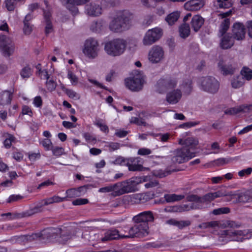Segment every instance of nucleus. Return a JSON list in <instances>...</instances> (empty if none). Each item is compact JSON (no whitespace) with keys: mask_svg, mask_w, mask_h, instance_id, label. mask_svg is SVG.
I'll list each match as a JSON object with an SVG mask.
<instances>
[{"mask_svg":"<svg viewBox=\"0 0 252 252\" xmlns=\"http://www.w3.org/2000/svg\"><path fill=\"white\" fill-rule=\"evenodd\" d=\"M224 196H230L235 200L236 203H245L252 201V189L244 192H227L224 189L215 192L205 194L202 196L196 194H190L187 196L188 201L192 202L190 207L192 209H202L205 204H208L215 198Z\"/></svg>","mask_w":252,"mask_h":252,"instance_id":"f257e3e1","label":"nucleus"},{"mask_svg":"<svg viewBox=\"0 0 252 252\" xmlns=\"http://www.w3.org/2000/svg\"><path fill=\"white\" fill-rule=\"evenodd\" d=\"M132 18V15L128 10L119 11L110 23L109 28L116 32L125 31L128 29Z\"/></svg>","mask_w":252,"mask_h":252,"instance_id":"f03ea898","label":"nucleus"},{"mask_svg":"<svg viewBox=\"0 0 252 252\" xmlns=\"http://www.w3.org/2000/svg\"><path fill=\"white\" fill-rule=\"evenodd\" d=\"M126 47V42L122 38H116L106 42L104 45V50L109 56H119L123 54Z\"/></svg>","mask_w":252,"mask_h":252,"instance_id":"7ed1b4c3","label":"nucleus"},{"mask_svg":"<svg viewBox=\"0 0 252 252\" xmlns=\"http://www.w3.org/2000/svg\"><path fill=\"white\" fill-rule=\"evenodd\" d=\"M145 181V179L142 178L136 177L116 183L119 184L117 188H120L119 190V194L137 191L138 190L137 185Z\"/></svg>","mask_w":252,"mask_h":252,"instance_id":"20e7f679","label":"nucleus"},{"mask_svg":"<svg viewBox=\"0 0 252 252\" xmlns=\"http://www.w3.org/2000/svg\"><path fill=\"white\" fill-rule=\"evenodd\" d=\"M201 89L205 92L216 94L220 88L219 81L214 77L206 76L199 79Z\"/></svg>","mask_w":252,"mask_h":252,"instance_id":"39448f33","label":"nucleus"},{"mask_svg":"<svg viewBox=\"0 0 252 252\" xmlns=\"http://www.w3.org/2000/svg\"><path fill=\"white\" fill-rule=\"evenodd\" d=\"M178 84V80L172 76H167L158 80L157 83V92L163 94L166 91L175 88Z\"/></svg>","mask_w":252,"mask_h":252,"instance_id":"423d86ee","label":"nucleus"},{"mask_svg":"<svg viewBox=\"0 0 252 252\" xmlns=\"http://www.w3.org/2000/svg\"><path fill=\"white\" fill-rule=\"evenodd\" d=\"M174 156L172 158V161L174 163H182L188 161L195 156V153L190 151L189 149L186 147L179 148L174 151Z\"/></svg>","mask_w":252,"mask_h":252,"instance_id":"0eeeda50","label":"nucleus"},{"mask_svg":"<svg viewBox=\"0 0 252 252\" xmlns=\"http://www.w3.org/2000/svg\"><path fill=\"white\" fill-rule=\"evenodd\" d=\"M148 230V224L137 223L129 229L127 235H122V238H142L147 236L149 234Z\"/></svg>","mask_w":252,"mask_h":252,"instance_id":"6e6552de","label":"nucleus"},{"mask_svg":"<svg viewBox=\"0 0 252 252\" xmlns=\"http://www.w3.org/2000/svg\"><path fill=\"white\" fill-rule=\"evenodd\" d=\"M163 34L160 28L156 27L149 30L145 33L142 42L144 45L150 46L158 40Z\"/></svg>","mask_w":252,"mask_h":252,"instance_id":"1a4fd4ad","label":"nucleus"},{"mask_svg":"<svg viewBox=\"0 0 252 252\" xmlns=\"http://www.w3.org/2000/svg\"><path fill=\"white\" fill-rule=\"evenodd\" d=\"M144 82V78L140 73L135 74L133 77L127 78L125 80L126 87L133 92L141 90Z\"/></svg>","mask_w":252,"mask_h":252,"instance_id":"9d476101","label":"nucleus"},{"mask_svg":"<svg viewBox=\"0 0 252 252\" xmlns=\"http://www.w3.org/2000/svg\"><path fill=\"white\" fill-rule=\"evenodd\" d=\"M98 43L96 40L91 38L86 40L83 53L87 57L95 58L98 56Z\"/></svg>","mask_w":252,"mask_h":252,"instance_id":"9b49d317","label":"nucleus"},{"mask_svg":"<svg viewBox=\"0 0 252 252\" xmlns=\"http://www.w3.org/2000/svg\"><path fill=\"white\" fill-rule=\"evenodd\" d=\"M14 50L12 39L5 35H0V51L3 56L9 57L13 53Z\"/></svg>","mask_w":252,"mask_h":252,"instance_id":"f8f14e48","label":"nucleus"},{"mask_svg":"<svg viewBox=\"0 0 252 252\" xmlns=\"http://www.w3.org/2000/svg\"><path fill=\"white\" fill-rule=\"evenodd\" d=\"M218 66L221 73L224 75H232L234 74L236 69L234 64L228 62L225 60H220Z\"/></svg>","mask_w":252,"mask_h":252,"instance_id":"ddd939ff","label":"nucleus"},{"mask_svg":"<svg viewBox=\"0 0 252 252\" xmlns=\"http://www.w3.org/2000/svg\"><path fill=\"white\" fill-rule=\"evenodd\" d=\"M60 228H48L40 232L41 240H47L53 241L58 239L59 233L61 232Z\"/></svg>","mask_w":252,"mask_h":252,"instance_id":"4468645a","label":"nucleus"},{"mask_svg":"<svg viewBox=\"0 0 252 252\" xmlns=\"http://www.w3.org/2000/svg\"><path fill=\"white\" fill-rule=\"evenodd\" d=\"M232 14V10H229V11L225 12L220 13L218 16L221 19H224L221 22L220 29L219 33L220 36L223 35L224 33L228 31L230 26V19L227 17L231 15Z\"/></svg>","mask_w":252,"mask_h":252,"instance_id":"2eb2a0df","label":"nucleus"},{"mask_svg":"<svg viewBox=\"0 0 252 252\" xmlns=\"http://www.w3.org/2000/svg\"><path fill=\"white\" fill-rule=\"evenodd\" d=\"M132 220L137 223H147L149 222H153L154 217L152 212L150 211H144L134 216Z\"/></svg>","mask_w":252,"mask_h":252,"instance_id":"dca6fc26","label":"nucleus"},{"mask_svg":"<svg viewBox=\"0 0 252 252\" xmlns=\"http://www.w3.org/2000/svg\"><path fill=\"white\" fill-rule=\"evenodd\" d=\"M164 52L159 46H154L149 53V60L153 63H157L163 58Z\"/></svg>","mask_w":252,"mask_h":252,"instance_id":"f3484780","label":"nucleus"},{"mask_svg":"<svg viewBox=\"0 0 252 252\" xmlns=\"http://www.w3.org/2000/svg\"><path fill=\"white\" fill-rule=\"evenodd\" d=\"M245 28L244 25L239 22L233 24L232 29V36L234 39L242 40L245 35Z\"/></svg>","mask_w":252,"mask_h":252,"instance_id":"a211bd4d","label":"nucleus"},{"mask_svg":"<svg viewBox=\"0 0 252 252\" xmlns=\"http://www.w3.org/2000/svg\"><path fill=\"white\" fill-rule=\"evenodd\" d=\"M44 211V208L42 207V205L41 204L40 202L37 203L35 206L23 213L22 214H19L17 215H15L14 217L11 218L12 219L16 218H23L30 217L35 214L39 213Z\"/></svg>","mask_w":252,"mask_h":252,"instance_id":"6ab92c4d","label":"nucleus"},{"mask_svg":"<svg viewBox=\"0 0 252 252\" xmlns=\"http://www.w3.org/2000/svg\"><path fill=\"white\" fill-rule=\"evenodd\" d=\"M85 13L90 16H98L102 13L101 6L95 3H90L85 7Z\"/></svg>","mask_w":252,"mask_h":252,"instance_id":"aec40b11","label":"nucleus"},{"mask_svg":"<svg viewBox=\"0 0 252 252\" xmlns=\"http://www.w3.org/2000/svg\"><path fill=\"white\" fill-rule=\"evenodd\" d=\"M182 95V94L180 89L174 90L167 94L166 100L169 104H175L179 101Z\"/></svg>","mask_w":252,"mask_h":252,"instance_id":"412c9836","label":"nucleus"},{"mask_svg":"<svg viewBox=\"0 0 252 252\" xmlns=\"http://www.w3.org/2000/svg\"><path fill=\"white\" fill-rule=\"evenodd\" d=\"M204 4L203 0H191L186 2L184 6L188 10L196 11L202 8Z\"/></svg>","mask_w":252,"mask_h":252,"instance_id":"4be33fe9","label":"nucleus"},{"mask_svg":"<svg viewBox=\"0 0 252 252\" xmlns=\"http://www.w3.org/2000/svg\"><path fill=\"white\" fill-rule=\"evenodd\" d=\"M224 232L232 241L242 242L244 239L243 232L241 230L229 229L224 231Z\"/></svg>","mask_w":252,"mask_h":252,"instance_id":"5701e85b","label":"nucleus"},{"mask_svg":"<svg viewBox=\"0 0 252 252\" xmlns=\"http://www.w3.org/2000/svg\"><path fill=\"white\" fill-rule=\"evenodd\" d=\"M179 144L183 145V147L189 148L190 151L195 149L196 146L198 144V140L194 137H188L185 140L180 139Z\"/></svg>","mask_w":252,"mask_h":252,"instance_id":"b1692460","label":"nucleus"},{"mask_svg":"<svg viewBox=\"0 0 252 252\" xmlns=\"http://www.w3.org/2000/svg\"><path fill=\"white\" fill-rule=\"evenodd\" d=\"M122 236L119 234V231L116 229L109 230L105 233L104 236L101 239V241L104 242L120 238H122Z\"/></svg>","mask_w":252,"mask_h":252,"instance_id":"393cba45","label":"nucleus"},{"mask_svg":"<svg viewBox=\"0 0 252 252\" xmlns=\"http://www.w3.org/2000/svg\"><path fill=\"white\" fill-rule=\"evenodd\" d=\"M204 19L198 15H194L191 19V26L195 32H197L203 26Z\"/></svg>","mask_w":252,"mask_h":252,"instance_id":"a878e982","label":"nucleus"},{"mask_svg":"<svg viewBox=\"0 0 252 252\" xmlns=\"http://www.w3.org/2000/svg\"><path fill=\"white\" fill-rule=\"evenodd\" d=\"M43 16L46 25L45 27V33L48 34L53 31L52 24L51 20V13L49 10H45L43 9Z\"/></svg>","mask_w":252,"mask_h":252,"instance_id":"bb28decb","label":"nucleus"},{"mask_svg":"<svg viewBox=\"0 0 252 252\" xmlns=\"http://www.w3.org/2000/svg\"><path fill=\"white\" fill-rule=\"evenodd\" d=\"M234 44V39L229 34H227L221 39L220 47L223 49L231 48Z\"/></svg>","mask_w":252,"mask_h":252,"instance_id":"cd10ccee","label":"nucleus"},{"mask_svg":"<svg viewBox=\"0 0 252 252\" xmlns=\"http://www.w3.org/2000/svg\"><path fill=\"white\" fill-rule=\"evenodd\" d=\"M61 232L59 233L57 240L59 242L64 243L71 237V232L65 227L61 228Z\"/></svg>","mask_w":252,"mask_h":252,"instance_id":"c85d7f7f","label":"nucleus"},{"mask_svg":"<svg viewBox=\"0 0 252 252\" xmlns=\"http://www.w3.org/2000/svg\"><path fill=\"white\" fill-rule=\"evenodd\" d=\"M166 223L177 226L179 229L188 226L190 225L191 222L189 220H180L178 221L175 219H171L166 221Z\"/></svg>","mask_w":252,"mask_h":252,"instance_id":"c756f323","label":"nucleus"},{"mask_svg":"<svg viewBox=\"0 0 252 252\" xmlns=\"http://www.w3.org/2000/svg\"><path fill=\"white\" fill-rule=\"evenodd\" d=\"M179 32L181 37L184 39L186 38L189 35L190 32L189 25L186 23H183L179 27Z\"/></svg>","mask_w":252,"mask_h":252,"instance_id":"7c9ffc66","label":"nucleus"},{"mask_svg":"<svg viewBox=\"0 0 252 252\" xmlns=\"http://www.w3.org/2000/svg\"><path fill=\"white\" fill-rule=\"evenodd\" d=\"M244 83L245 79L244 77L240 75L234 76L231 81V86L234 89L241 87Z\"/></svg>","mask_w":252,"mask_h":252,"instance_id":"2f4dec72","label":"nucleus"},{"mask_svg":"<svg viewBox=\"0 0 252 252\" xmlns=\"http://www.w3.org/2000/svg\"><path fill=\"white\" fill-rule=\"evenodd\" d=\"M12 93L9 91H5L0 96V103L1 105L9 104L11 103Z\"/></svg>","mask_w":252,"mask_h":252,"instance_id":"473e14b6","label":"nucleus"},{"mask_svg":"<svg viewBox=\"0 0 252 252\" xmlns=\"http://www.w3.org/2000/svg\"><path fill=\"white\" fill-rule=\"evenodd\" d=\"M176 170H170L166 169L164 170L162 169L154 170L153 171V175L158 178H162L170 174L172 172L176 171Z\"/></svg>","mask_w":252,"mask_h":252,"instance_id":"72a5a7b5","label":"nucleus"},{"mask_svg":"<svg viewBox=\"0 0 252 252\" xmlns=\"http://www.w3.org/2000/svg\"><path fill=\"white\" fill-rule=\"evenodd\" d=\"M82 187H79L76 189H70L66 191V198H74L80 195V192L81 191Z\"/></svg>","mask_w":252,"mask_h":252,"instance_id":"f704fd0d","label":"nucleus"},{"mask_svg":"<svg viewBox=\"0 0 252 252\" xmlns=\"http://www.w3.org/2000/svg\"><path fill=\"white\" fill-rule=\"evenodd\" d=\"M22 240L23 241L27 242H32L35 240L41 241L40 233L39 232L32 233L31 235H24L22 237Z\"/></svg>","mask_w":252,"mask_h":252,"instance_id":"c9c22d12","label":"nucleus"},{"mask_svg":"<svg viewBox=\"0 0 252 252\" xmlns=\"http://www.w3.org/2000/svg\"><path fill=\"white\" fill-rule=\"evenodd\" d=\"M181 88L185 94H189L192 90V81L188 80L184 82L181 86Z\"/></svg>","mask_w":252,"mask_h":252,"instance_id":"e433bc0d","label":"nucleus"},{"mask_svg":"<svg viewBox=\"0 0 252 252\" xmlns=\"http://www.w3.org/2000/svg\"><path fill=\"white\" fill-rule=\"evenodd\" d=\"M180 17V13L178 11L173 12L167 15L166 21L170 25H172L177 21Z\"/></svg>","mask_w":252,"mask_h":252,"instance_id":"4c0bfd02","label":"nucleus"},{"mask_svg":"<svg viewBox=\"0 0 252 252\" xmlns=\"http://www.w3.org/2000/svg\"><path fill=\"white\" fill-rule=\"evenodd\" d=\"M185 198L184 195H178L176 194H165L164 198L168 202H174L181 200Z\"/></svg>","mask_w":252,"mask_h":252,"instance_id":"58836bf2","label":"nucleus"},{"mask_svg":"<svg viewBox=\"0 0 252 252\" xmlns=\"http://www.w3.org/2000/svg\"><path fill=\"white\" fill-rule=\"evenodd\" d=\"M241 76L243 77L244 79L250 80L252 79V70L247 67H243L241 71Z\"/></svg>","mask_w":252,"mask_h":252,"instance_id":"ea45409f","label":"nucleus"},{"mask_svg":"<svg viewBox=\"0 0 252 252\" xmlns=\"http://www.w3.org/2000/svg\"><path fill=\"white\" fill-rule=\"evenodd\" d=\"M20 75L23 78H29L32 75L31 68L29 65L25 66L21 69Z\"/></svg>","mask_w":252,"mask_h":252,"instance_id":"a19ab883","label":"nucleus"},{"mask_svg":"<svg viewBox=\"0 0 252 252\" xmlns=\"http://www.w3.org/2000/svg\"><path fill=\"white\" fill-rule=\"evenodd\" d=\"M102 120H100V119L96 120L94 124L95 126L99 127L102 131H103L106 133H108L109 132L108 126L105 124L102 123Z\"/></svg>","mask_w":252,"mask_h":252,"instance_id":"79ce46f5","label":"nucleus"},{"mask_svg":"<svg viewBox=\"0 0 252 252\" xmlns=\"http://www.w3.org/2000/svg\"><path fill=\"white\" fill-rule=\"evenodd\" d=\"M76 4L74 3H69L67 2V0L66 2V7L73 15H77L78 12V8L76 6Z\"/></svg>","mask_w":252,"mask_h":252,"instance_id":"37998d69","label":"nucleus"},{"mask_svg":"<svg viewBox=\"0 0 252 252\" xmlns=\"http://www.w3.org/2000/svg\"><path fill=\"white\" fill-rule=\"evenodd\" d=\"M126 165L128 167V170L130 171H141L143 166L141 164H131L126 162Z\"/></svg>","mask_w":252,"mask_h":252,"instance_id":"c03bdc74","label":"nucleus"},{"mask_svg":"<svg viewBox=\"0 0 252 252\" xmlns=\"http://www.w3.org/2000/svg\"><path fill=\"white\" fill-rule=\"evenodd\" d=\"M119 184H115L108 186L100 188L98 191L100 192H109L117 189Z\"/></svg>","mask_w":252,"mask_h":252,"instance_id":"a18cd8bd","label":"nucleus"},{"mask_svg":"<svg viewBox=\"0 0 252 252\" xmlns=\"http://www.w3.org/2000/svg\"><path fill=\"white\" fill-rule=\"evenodd\" d=\"M230 212V209L228 207H222L214 209L212 211V214L215 215L220 214H228Z\"/></svg>","mask_w":252,"mask_h":252,"instance_id":"49530a36","label":"nucleus"},{"mask_svg":"<svg viewBox=\"0 0 252 252\" xmlns=\"http://www.w3.org/2000/svg\"><path fill=\"white\" fill-rule=\"evenodd\" d=\"M240 113H248L252 111V104H243L239 106Z\"/></svg>","mask_w":252,"mask_h":252,"instance_id":"de8ad7c7","label":"nucleus"},{"mask_svg":"<svg viewBox=\"0 0 252 252\" xmlns=\"http://www.w3.org/2000/svg\"><path fill=\"white\" fill-rule=\"evenodd\" d=\"M15 138L11 134H8V137L6 138L3 142V144L6 148H9L11 146L12 142L15 141Z\"/></svg>","mask_w":252,"mask_h":252,"instance_id":"09e8293b","label":"nucleus"},{"mask_svg":"<svg viewBox=\"0 0 252 252\" xmlns=\"http://www.w3.org/2000/svg\"><path fill=\"white\" fill-rule=\"evenodd\" d=\"M46 85L47 89L50 92L54 91L57 87V83L53 80H47L46 82Z\"/></svg>","mask_w":252,"mask_h":252,"instance_id":"8fccbe9b","label":"nucleus"},{"mask_svg":"<svg viewBox=\"0 0 252 252\" xmlns=\"http://www.w3.org/2000/svg\"><path fill=\"white\" fill-rule=\"evenodd\" d=\"M67 77L70 80L71 84L72 85H76L78 81V78L71 71L68 70L67 73Z\"/></svg>","mask_w":252,"mask_h":252,"instance_id":"3c124183","label":"nucleus"},{"mask_svg":"<svg viewBox=\"0 0 252 252\" xmlns=\"http://www.w3.org/2000/svg\"><path fill=\"white\" fill-rule=\"evenodd\" d=\"M134 198L140 203H143L149 199L148 195L146 194H139L135 196Z\"/></svg>","mask_w":252,"mask_h":252,"instance_id":"603ef678","label":"nucleus"},{"mask_svg":"<svg viewBox=\"0 0 252 252\" xmlns=\"http://www.w3.org/2000/svg\"><path fill=\"white\" fill-rule=\"evenodd\" d=\"M231 161V159L226 158H220L214 161L215 164L217 166H222L227 164Z\"/></svg>","mask_w":252,"mask_h":252,"instance_id":"864d4df0","label":"nucleus"},{"mask_svg":"<svg viewBox=\"0 0 252 252\" xmlns=\"http://www.w3.org/2000/svg\"><path fill=\"white\" fill-rule=\"evenodd\" d=\"M6 7L8 11H13L15 9V0H5Z\"/></svg>","mask_w":252,"mask_h":252,"instance_id":"5fc2aeb1","label":"nucleus"},{"mask_svg":"<svg viewBox=\"0 0 252 252\" xmlns=\"http://www.w3.org/2000/svg\"><path fill=\"white\" fill-rule=\"evenodd\" d=\"M102 25L100 22H93L91 26V30L95 32H99L102 27Z\"/></svg>","mask_w":252,"mask_h":252,"instance_id":"6e6d98bb","label":"nucleus"},{"mask_svg":"<svg viewBox=\"0 0 252 252\" xmlns=\"http://www.w3.org/2000/svg\"><path fill=\"white\" fill-rule=\"evenodd\" d=\"M51 150L52 151L53 155L56 156H60L64 153L63 148L59 147H53Z\"/></svg>","mask_w":252,"mask_h":252,"instance_id":"4d7b16f0","label":"nucleus"},{"mask_svg":"<svg viewBox=\"0 0 252 252\" xmlns=\"http://www.w3.org/2000/svg\"><path fill=\"white\" fill-rule=\"evenodd\" d=\"M131 123L135 124L138 126L143 125L146 126L147 125L146 123L142 119H139L136 117H132L130 120Z\"/></svg>","mask_w":252,"mask_h":252,"instance_id":"13d9d810","label":"nucleus"},{"mask_svg":"<svg viewBox=\"0 0 252 252\" xmlns=\"http://www.w3.org/2000/svg\"><path fill=\"white\" fill-rule=\"evenodd\" d=\"M224 113L227 115H234L240 113L239 106L228 109L225 111Z\"/></svg>","mask_w":252,"mask_h":252,"instance_id":"bf43d9fd","label":"nucleus"},{"mask_svg":"<svg viewBox=\"0 0 252 252\" xmlns=\"http://www.w3.org/2000/svg\"><path fill=\"white\" fill-rule=\"evenodd\" d=\"M23 198V196L20 195H11L8 198L7 202L11 203L13 202L18 201Z\"/></svg>","mask_w":252,"mask_h":252,"instance_id":"052dcab7","label":"nucleus"},{"mask_svg":"<svg viewBox=\"0 0 252 252\" xmlns=\"http://www.w3.org/2000/svg\"><path fill=\"white\" fill-rule=\"evenodd\" d=\"M152 151L148 148H140L137 152V154L140 156H147L151 154Z\"/></svg>","mask_w":252,"mask_h":252,"instance_id":"680f3d73","label":"nucleus"},{"mask_svg":"<svg viewBox=\"0 0 252 252\" xmlns=\"http://www.w3.org/2000/svg\"><path fill=\"white\" fill-rule=\"evenodd\" d=\"M220 8H228L232 5L229 1H224L222 0H217Z\"/></svg>","mask_w":252,"mask_h":252,"instance_id":"e2e57ef3","label":"nucleus"},{"mask_svg":"<svg viewBox=\"0 0 252 252\" xmlns=\"http://www.w3.org/2000/svg\"><path fill=\"white\" fill-rule=\"evenodd\" d=\"M89 201L86 198H78L72 202V204L74 205H81L87 204Z\"/></svg>","mask_w":252,"mask_h":252,"instance_id":"0e129e2a","label":"nucleus"},{"mask_svg":"<svg viewBox=\"0 0 252 252\" xmlns=\"http://www.w3.org/2000/svg\"><path fill=\"white\" fill-rule=\"evenodd\" d=\"M42 144L43 146L48 150H51L53 147L52 145L51 141L49 139H44L42 142Z\"/></svg>","mask_w":252,"mask_h":252,"instance_id":"69168bd1","label":"nucleus"},{"mask_svg":"<svg viewBox=\"0 0 252 252\" xmlns=\"http://www.w3.org/2000/svg\"><path fill=\"white\" fill-rule=\"evenodd\" d=\"M126 162L127 158H125L123 157H119L117 158L114 161V164L120 165H126Z\"/></svg>","mask_w":252,"mask_h":252,"instance_id":"338daca9","label":"nucleus"},{"mask_svg":"<svg viewBox=\"0 0 252 252\" xmlns=\"http://www.w3.org/2000/svg\"><path fill=\"white\" fill-rule=\"evenodd\" d=\"M252 172V168L249 167L247 169L242 170L238 172V175L241 177H244L246 175H250Z\"/></svg>","mask_w":252,"mask_h":252,"instance_id":"774afa93","label":"nucleus"}]
</instances>
